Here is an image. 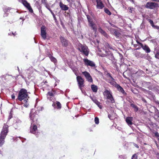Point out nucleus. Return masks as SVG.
<instances>
[{"label": "nucleus", "mask_w": 159, "mask_h": 159, "mask_svg": "<svg viewBox=\"0 0 159 159\" xmlns=\"http://www.w3.org/2000/svg\"><path fill=\"white\" fill-rule=\"evenodd\" d=\"M29 98V97L27 90L24 89H20L18 94V100L21 101L23 100L25 102H27Z\"/></svg>", "instance_id": "f257e3e1"}, {"label": "nucleus", "mask_w": 159, "mask_h": 159, "mask_svg": "<svg viewBox=\"0 0 159 159\" xmlns=\"http://www.w3.org/2000/svg\"><path fill=\"white\" fill-rule=\"evenodd\" d=\"M8 132V126L4 125L0 135V146H2L4 143V139Z\"/></svg>", "instance_id": "f03ea898"}, {"label": "nucleus", "mask_w": 159, "mask_h": 159, "mask_svg": "<svg viewBox=\"0 0 159 159\" xmlns=\"http://www.w3.org/2000/svg\"><path fill=\"white\" fill-rule=\"evenodd\" d=\"M104 97L108 100V101L111 103L115 102V100L112 95L111 92L110 90H106L103 92Z\"/></svg>", "instance_id": "7ed1b4c3"}, {"label": "nucleus", "mask_w": 159, "mask_h": 159, "mask_svg": "<svg viewBox=\"0 0 159 159\" xmlns=\"http://www.w3.org/2000/svg\"><path fill=\"white\" fill-rule=\"evenodd\" d=\"M78 49L80 52L83 53L86 56L88 55L89 51L88 47L86 46L80 44L79 45Z\"/></svg>", "instance_id": "20e7f679"}, {"label": "nucleus", "mask_w": 159, "mask_h": 159, "mask_svg": "<svg viewBox=\"0 0 159 159\" xmlns=\"http://www.w3.org/2000/svg\"><path fill=\"white\" fill-rule=\"evenodd\" d=\"M145 7L146 8L151 9L159 7L158 4L156 2H149L147 3Z\"/></svg>", "instance_id": "39448f33"}, {"label": "nucleus", "mask_w": 159, "mask_h": 159, "mask_svg": "<svg viewBox=\"0 0 159 159\" xmlns=\"http://www.w3.org/2000/svg\"><path fill=\"white\" fill-rule=\"evenodd\" d=\"M38 115L35 113L33 110H32L30 114V117L32 122H35L37 121V120Z\"/></svg>", "instance_id": "423d86ee"}, {"label": "nucleus", "mask_w": 159, "mask_h": 159, "mask_svg": "<svg viewBox=\"0 0 159 159\" xmlns=\"http://www.w3.org/2000/svg\"><path fill=\"white\" fill-rule=\"evenodd\" d=\"M77 81L80 89L81 90L82 88L84 86V80L80 76H77L76 77Z\"/></svg>", "instance_id": "0eeeda50"}, {"label": "nucleus", "mask_w": 159, "mask_h": 159, "mask_svg": "<svg viewBox=\"0 0 159 159\" xmlns=\"http://www.w3.org/2000/svg\"><path fill=\"white\" fill-rule=\"evenodd\" d=\"M20 2H21L23 5L29 10L30 12H33V10L30 4L25 0H19Z\"/></svg>", "instance_id": "6e6552de"}, {"label": "nucleus", "mask_w": 159, "mask_h": 159, "mask_svg": "<svg viewBox=\"0 0 159 159\" xmlns=\"http://www.w3.org/2000/svg\"><path fill=\"white\" fill-rule=\"evenodd\" d=\"M46 28L44 26H42L41 27V35L42 38L45 39L46 38Z\"/></svg>", "instance_id": "1a4fd4ad"}, {"label": "nucleus", "mask_w": 159, "mask_h": 159, "mask_svg": "<svg viewBox=\"0 0 159 159\" xmlns=\"http://www.w3.org/2000/svg\"><path fill=\"white\" fill-rule=\"evenodd\" d=\"M82 74L84 76L87 80L89 82H92L93 80L90 74L87 71L83 72Z\"/></svg>", "instance_id": "9d476101"}, {"label": "nucleus", "mask_w": 159, "mask_h": 159, "mask_svg": "<svg viewBox=\"0 0 159 159\" xmlns=\"http://www.w3.org/2000/svg\"><path fill=\"white\" fill-rule=\"evenodd\" d=\"M84 61L86 65L92 67L95 66V65L94 63L92 61L89 60L87 59H84Z\"/></svg>", "instance_id": "9b49d317"}, {"label": "nucleus", "mask_w": 159, "mask_h": 159, "mask_svg": "<svg viewBox=\"0 0 159 159\" xmlns=\"http://www.w3.org/2000/svg\"><path fill=\"white\" fill-rule=\"evenodd\" d=\"M30 129V132L34 134H35L38 130L37 126L34 124H33L32 122L31 123Z\"/></svg>", "instance_id": "f8f14e48"}, {"label": "nucleus", "mask_w": 159, "mask_h": 159, "mask_svg": "<svg viewBox=\"0 0 159 159\" xmlns=\"http://www.w3.org/2000/svg\"><path fill=\"white\" fill-rule=\"evenodd\" d=\"M97 8L98 9H102L104 6L101 0H96Z\"/></svg>", "instance_id": "ddd939ff"}, {"label": "nucleus", "mask_w": 159, "mask_h": 159, "mask_svg": "<svg viewBox=\"0 0 159 159\" xmlns=\"http://www.w3.org/2000/svg\"><path fill=\"white\" fill-rule=\"evenodd\" d=\"M140 45L143 49L147 53H148L150 52V49L147 45H145L144 46L142 43H140Z\"/></svg>", "instance_id": "4468645a"}, {"label": "nucleus", "mask_w": 159, "mask_h": 159, "mask_svg": "<svg viewBox=\"0 0 159 159\" xmlns=\"http://www.w3.org/2000/svg\"><path fill=\"white\" fill-rule=\"evenodd\" d=\"M59 6L61 9L63 11L67 10L69 9L68 7L63 4L61 2L59 3Z\"/></svg>", "instance_id": "2eb2a0df"}, {"label": "nucleus", "mask_w": 159, "mask_h": 159, "mask_svg": "<svg viewBox=\"0 0 159 159\" xmlns=\"http://www.w3.org/2000/svg\"><path fill=\"white\" fill-rule=\"evenodd\" d=\"M90 98L92 99V100L93 101V102H94L100 109L102 108V106L100 105V102H99L95 98H92L91 96L90 97Z\"/></svg>", "instance_id": "dca6fc26"}, {"label": "nucleus", "mask_w": 159, "mask_h": 159, "mask_svg": "<svg viewBox=\"0 0 159 159\" xmlns=\"http://www.w3.org/2000/svg\"><path fill=\"white\" fill-rule=\"evenodd\" d=\"M107 81L110 84L115 86L117 84L115 81L114 79L112 77L109 78L107 80Z\"/></svg>", "instance_id": "f3484780"}, {"label": "nucleus", "mask_w": 159, "mask_h": 159, "mask_svg": "<svg viewBox=\"0 0 159 159\" xmlns=\"http://www.w3.org/2000/svg\"><path fill=\"white\" fill-rule=\"evenodd\" d=\"M133 120V117H127L126 119V121L129 125H131L132 124V121Z\"/></svg>", "instance_id": "a211bd4d"}, {"label": "nucleus", "mask_w": 159, "mask_h": 159, "mask_svg": "<svg viewBox=\"0 0 159 159\" xmlns=\"http://www.w3.org/2000/svg\"><path fill=\"white\" fill-rule=\"evenodd\" d=\"M60 40L63 45H64L65 46H66L67 45L68 42L67 41L66 39H65L63 37H61Z\"/></svg>", "instance_id": "6ab92c4d"}, {"label": "nucleus", "mask_w": 159, "mask_h": 159, "mask_svg": "<svg viewBox=\"0 0 159 159\" xmlns=\"http://www.w3.org/2000/svg\"><path fill=\"white\" fill-rule=\"evenodd\" d=\"M98 31L105 37H107L108 35L101 28H99L98 29Z\"/></svg>", "instance_id": "aec40b11"}, {"label": "nucleus", "mask_w": 159, "mask_h": 159, "mask_svg": "<svg viewBox=\"0 0 159 159\" xmlns=\"http://www.w3.org/2000/svg\"><path fill=\"white\" fill-rule=\"evenodd\" d=\"M135 56L137 58H143V55L140 52L137 51L135 52Z\"/></svg>", "instance_id": "412c9836"}, {"label": "nucleus", "mask_w": 159, "mask_h": 159, "mask_svg": "<svg viewBox=\"0 0 159 159\" xmlns=\"http://www.w3.org/2000/svg\"><path fill=\"white\" fill-rule=\"evenodd\" d=\"M89 26L91 27L93 30L95 31H96L97 30V26L96 25L94 24L93 21L89 23Z\"/></svg>", "instance_id": "4be33fe9"}, {"label": "nucleus", "mask_w": 159, "mask_h": 159, "mask_svg": "<svg viewBox=\"0 0 159 159\" xmlns=\"http://www.w3.org/2000/svg\"><path fill=\"white\" fill-rule=\"evenodd\" d=\"M115 87L121 93H125V91L118 84H116L115 86Z\"/></svg>", "instance_id": "5701e85b"}, {"label": "nucleus", "mask_w": 159, "mask_h": 159, "mask_svg": "<svg viewBox=\"0 0 159 159\" xmlns=\"http://www.w3.org/2000/svg\"><path fill=\"white\" fill-rule=\"evenodd\" d=\"M91 88L92 90L94 92L96 93L97 92L98 90V88L97 86L92 84L91 85Z\"/></svg>", "instance_id": "b1692460"}, {"label": "nucleus", "mask_w": 159, "mask_h": 159, "mask_svg": "<svg viewBox=\"0 0 159 159\" xmlns=\"http://www.w3.org/2000/svg\"><path fill=\"white\" fill-rule=\"evenodd\" d=\"M49 57L51 60L52 61H53L54 63H55L57 62L56 59L55 57H53V56H52L51 55H50L49 56Z\"/></svg>", "instance_id": "393cba45"}, {"label": "nucleus", "mask_w": 159, "mask_h": 159, "mask_svg": "<svg viewBox=\"0 0 159 159\" xmlns=\"http://www.w3.org/2000/svg\"><path fill=\"white\" fill-rule=\"evenodd\" d=\"M56 104L58 109H60L61 108V104L59 102H57Z\"/></svg>", "instance_id": "a878e982"}, {"label": "nucleus", "mask_w": 159, "mask_h": 159, "mask_svg": "<svg viewBox=\"0 0 159 159\" xmlns=\"http://www.w3.org/2000/svg\"><path fill=\"white\" fill-rule=\"evenodd\" d=\"M105 12L108 15H111V12L107 8H105L104 9Z\"/></svg>", "instance_id": "bb28decb"}, {"label": "nucleus", "mask_w": 159, "mask_h": 159, "mask_svg": "<svg viewBox=\"0 0 159 159\" xmlns=\"http://www.w3.org/2000/svg\"><path fill=\"white\" fill-rule=\"evenodd\" d=\"M131 106L134 108V110L135 111H137L138 110V107L134 104H132L131 105Z\"/></svg>", "instance_id": "cd10ccee"}, {"label": "nucleus", "mask_w": 159, "mask_h": 159, "mask_svg": "<svg viewBox=\"0 0 159 159\" xmlns=\"http://www.w3.org/2000/svg\"><path fill=\"white\" fill-rule=\"evenodd\" d=\"M128 9L129 10V12L131 13L133 12V11H134V8L132 7H129L128 8Z\"/></svg>", "instance_id": "c85d7f7f"}, {"label": "nucleus", "mask_w": 159, "mask_h": 159, "mask_svg": "<svg viewBox=\"0 0 159 159\" xmlns=\"http://www.w3.org/2000/svg\"><path fill=\"white\" fill-rule=\"evenodd\" d=\"M94 120L95 124H99V119L98 118V117H96L95 118Z\"/></svg>", "instance_id": "c756f323"}, {"label": "nucleus", "mask_w": 159, "mask_h": 159, "mask_svg": "<svg viewBox=\"0 0 159 159\" xmlns=\"http://www.w3.org/2000/svg\"><path fill=\"white\" fill-rule=\"evenodd\" d=\"M105 46L106 47V48H110V49H112V48H111V47L110 45H109V44L107 43H105Z\"/></svg>", "instance_id": "7c9ffc66"}, {"label": "nucleus", "mask_w": 159, "mask_h": 159, "mask_svg": "<svg viewBox=\"0 0 159 159\" xmlns=\"http://www.w3.org/2000/svg\"><path fill=\"white\" fill-rule=\"evenodd\" d=\"M87 17L89 23H90L93 21L91 19L89 15H87Z\"/></svg>", "instance_id": "2f4dec72"}, {"label": "nucleus", "mask_w": 159, "mask_h": 159, "mask_svg": "<svg viewBox=\"0 0 159 159\" xmlns=\"http://www.w3.org/2000/svg\"><path fill=\"white\" fill-rule=\"evenodd\" d=\"M48 9L50 11V12H51V13L52 14V15L53 17L54 18H56L55 15H54V13H53V12H52V10L51 9L49 8H48Z\"/></svg>", "instance_id": "473e14b6"}, {"label": "nucleus", "mask_w": 159, "mask_h": 159, "mask_svg": "<svg viewBox=\"0 0 159 159\" xmlns=\"http://www.w3.org/2000/svg\"><path fill=\"white\" fill-rule=\"evenodd\" d=\"M155 57L158 59H159V51L157 52L155 55Z\"/></svg>", "instance_id": "72a5a7b5"}, {"label": "nucleus", "mask_w": 159, "mask_h": 159, "mask_svg": "<svg viewBox=\"0 0 159 159\" xmlns=\"http://www.w3.org/2000/svg\"><path fill=\"white\" fill-rule=\"evenodd\" d=\"M131 159H137V156L136 154H134L132 156Z\"/></svg>", "instance_id": "f704fd0d"}, {"label": "nucleus", "mask_w": 159, "mask_h": 159, "mask_svg": "<svg viewBox=\"0 0 159 159\" xmlns=\"http://www.w3.org/2000/svg\"><path fill=\"white\" fill-rule=\"evenodd\" d=\"M148 21H149V22H150V24H151V25L152 26L154 25V24H153V21L150 20V19H149L148 20Z\"/></svg>", "instance_id": "c9c22d12"}, {"label": "nucleus", "mask_w": 159, "mask_h": 159, "mask_svg": "<svg viewBox=\"0 0 159 159\" xmlns=\"http://www.w3.org/2000/svg\"><path fill=\"white\" fill-rule=\"evenodd\" d=\"M152 27L154 29H157V30H159V26L157 25H153Z\"/></svg>", "instance_id": "e433bc0d"}, {"label": "nucleus", "mask_w": 159, "mask_h": 159, "mask_svg": "<svg viewBox=\"0 0 159 159\" xmlns=\"http://www.w3.org/2000/svg\"><path fill=\"white\" fill-rule=\"evenodd\" d=\"M48 94L51 96H54L53 93H52V92H49L48 93Z\"/></svg>", "instance_id": "4c0bfd02"}, {"label": "nucleus", "mask_w": 159, "mask_h": 159, "mask_svg": "<svg viewBox=\"0 0 159 159\" xmlns=\"http://www.w3.org/2000/svg\"><path fill=\"white\" fill-rule=\"evenodd\" d=\"M10 9L9 8L5 7L4 9V12L7 11L8 10H9Z\"/></svg>", "instance_id": "58836bf2"}, {"label": "nucleus", "mask_w": 159, "mask_h": 159, "mask_svg": "<svg viewBox=\"0 0 159 159\" xmlns=\"http://www.w3.org/2000/svg\"><path fill=\"white\" fill-rule=\"evenodd\" d=\"M25 103L26 104H24V106L26 107H27L29 105V104H28V103H27V102Z\"/></svg>", "instance_id": "ea45409f"}, {"label": "nucleus", "mask_w": 159, "mask_h": 159, "mask_svg": "<svg viewBox=\"0 0 159 159\" xmlns=\"http://www.w3.org/2000/svg\"><path fill=\"white\" fill-rule=\"evenodd\" d=\"M107 75L108 76V79L109 78H111V77H112L111 75L109 73H108L107 74Z\"/></svg>", "instance_id": "a19ab883"}, {"label": "nucleus", "mask_w": 159, "mask_h": 159, "mask_svg": "<svg viewBox=\"0 0 159 159\" xmlns=\"http://www.w3.org/2000/svg\"><path fill=\"white\" fill-rule=\"evenodd\" d=\"M11 97L12 99H14L15 98V96L14 94L12 95Z\"/></svg>", "instance_id": "79ce46f5"}, {"label": "nucleus", "mask_w": 159, "mask_h": 159, "mask_svg": "<svg viewBox=\"0 0 159 159\" xmlns=\"http://www.w3.org/2000/svg\"><path fill=\"white\" fill-rule=\"evenodd\" d=\"M155 135L157 137H159V134L158 132H157L155 133Z\"/></svg>", "instance_id": "37998d69"}, {"label": "nucleus", "mask_w": 159, "mask_h": 159, "mask_svg": "<svg viewBox=\"0 0 159 159\" xmlns=\"http://www.w3.org/2000/svg\"><path fill=\"white\" fill-rule=\"evenodd\" d=\"M109 24L111 25L113 27H115V25L113 24H112L111 23H110V22H109Z\"/></svg>", "instance_id": "c03bdc74"}, {"label": "nucleus", "mask_w": 159, "mask_h": 159, "mask_svg": "<svg viewBox=\"0 0 159 159\" xmlns=\"http://www.w3.org/2000/svg\"><path fill=\"white\" fill-rule=\"evenodd\" d=\"M8 15V14L7 13H5L4 14V16H7Z\"/></svg>", "instance_id": "a18cd8bd"}, {"label": "nucleus", "mask_w": 159, "mask_h": 159, "mask_svg": "<svg viewBox=\"0 0 159 159\" xmlns=\"http://www.w3.org/2000/svg\"><path fill=\"white\" fill-rule=\"evenodd\" d=\"M108 116L110 119H112V118H111V116L110 115H108Z\"/></svg>", "instance_id": "49530a36"}, {"label": "nucleus", "mask_w": 159, "mask_h": 159, "mask_svg": "<svg viewBox=\"0 0 159 159\" xmlns=\"http://www.w3.org/2000/svg\"><path fill=\"white\" fill-rule=\"evenodd\" d=\"M41 2L43 3H45V0H41Z\"/></svg>", "instance_id": "de8ad7c7"}, {"label": "nucleus", "mask_w": 159, "mask_h": 159, "mask_svg": "<svg viewBox=\"0 0 159 159\" xmlns=\"http://www.w3.org/2000/svg\"><path fill=\"white\" fill-rule=\"evenodd\" d=\"M52 106L53 107H55V106H56V104L54 103H53Z\"/></svg>", "instance_id": "09e8293b"}, {"label": "nucleus", "mask_w": 159, "mask_h": 159, "mask_svg": "<svg viewBox=\"0 0 159 159\" xmlns=\"http://www.w3.org/2000/svg\"><path fill=\"white\" fill-rule=\"evenodd\" d=\"M136 42H137V43H138L140 45V43H139V42L138 41H137Z\"/></svg>", "instance_id": "8fccbe9b"}, {"label": "nucleus", "mask_w": 159, "mask_h": 159, "mask_svg": "<svg viewBox=\"0 0 159 159\" xmlns=\"http://www.w3.org/2000/svg\"><path fill=\"white\" fill-rule=\"evenodd\" d=\"M117 33V32L116 31L114 32L115 34L116 35V34Z\"/></svg>", "instance_id": "3c124183"}, {"label": "nucleus", "mask_w": 159, "mask_h": 159, "mask_svg": "<svg viewBox=\"0 0 159 159\" xmlns=\"http://www.w3.org/2000/svg\"><path fill=\"white\" fill-rule=\"evenodd\" d=\"M135 146L136 147H137V148H139V147L137 145H136Z\"/></svg>", "instance_id": "603ef678"}, {"label": "nucleus", "mask_w": 159, "mask_h": 159, "mask_svg": "<svg viewBox=\"0 0 159 159\" xmlns=\"http://www.w3.org/2000/svg\"><path fill=\"white\" fill-rule=\"evenodd\" d=\"M152 1L156 2V1H157V0H152Z\"/></svg>", "instance_id": "864d4df0"}, {"label": "nucleus", "mask_w": 159, "mask_h": 159, "mask_svg": "<svg viewBox=\"0 0 159 159\" xmlns=\"http://www.w3.org/2000/svg\"><path fill=\"white\" fill-rule=\"evenodd\" d=\"M156 2H159V0H157V1H156Z\"/></svg>", "instance_id": "5fc2aeb1"}, {"label": "nucleus", "mask_w": 159, "mask_h": 159, "mask_svg": "<svg viewBox=\"0 0 159 159\" xmlns=\"http://www.w3.org/2000/svg\"><path fill=\"white\" fill-rule=\"evenodd\" d=\"M158 159H159V155H158Z\"/></svg>", "instance_id": "6e6d98bb"}, {"label": "nucleus", "mask_w": 159, "mask_h": 159, "mask_svg": "<svg viewBox=\"0 0 159 159\" xmlns=\"http://www.w3.org/2000/svg\"><path fill=\"white\" fill-rule=\"evenodd\" d=\"M12 34H13V35H15V34H14V33H12Z\"/></svg>", "instance_id": "4d7b16f0"}, {"label": "nucleus", "mask_w": 159, "mask_h": 159, "mask_svg": "<svg viewBox=\"0 0 159 159\" xmlns=\"http://www.w3.org/2000/svg\"><path fill=\"white\" fill-rule=\"evenodd\" d=\"M18 70H19V69L18 67Z\"/></svg>", "instance_id": "13d9d810"}, {"label": "nucleus", "mask_w": 159, "mask_h": 159, "mask_svg": "<svg viewBox=\"0 0 159 159\" xmlns=\"http://www.w3.org/2000/svg\"><path fill=\"white\" fill-rule=\"evenodd\" d=\"M157 103L159 104V102H157Z\"/></svg>", "instance_id": "bf43d9fd"}, {"label": "nucleus", "mask_w": 159, "mask_h": 159, "mask_svg": "<svg viewBox=\"0 0 159 159\" xmlns=\"http://www.w3.org/2000/svg\"><path fill=\"white\" fill-rule=\"evenodd\" d=\"M67 1H68V2H69V0H66Z\"/></svg>", "instance_id": "052dcab7"}]
</instances>
